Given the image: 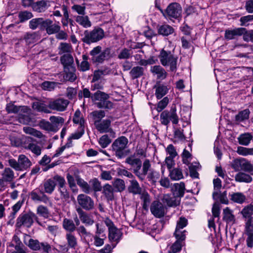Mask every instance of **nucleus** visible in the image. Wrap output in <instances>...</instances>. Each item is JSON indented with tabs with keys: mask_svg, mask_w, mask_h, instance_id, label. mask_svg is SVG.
<instances>
[{
	"mask_svg": "<svg viewBox=\"0 0 253 253\" xmlns=\"http://www.w3.org/2000/svg\"><path fill=\"white\" fill-rule=\"evenodd\" d=\"M34 220L40 226H45V222H41L37 215L32 211L21 213L16 219L15 225L17 228H21L23 226L29 228L33 224Z\"/></svg>",
	"mask_w": 253,
	"mask_h": 253,
	"instance_id": "f257e3e1",
	"label": "nucleus"
},
{
	"mask_svg": "<svg viewBox=\"0 0 253 253\" xmlns=\"http://www.w3.org/2000/svg\"><path fill=\"white\" fill-rule=\"evenodd\" d=\"M161 63L164 66H169L171 71H175L177 69V57L169 50L163 49L159 55Z\"/></svg>",
	"mask_w": 253,
	"mask_h": 253,
	"instance_id": "f03ea898",
	"label": "nucleus"
},
{
	"mask_svg": "<svg viewBox=\"0 0 253 253\" xmlns=\"http://www.w3.org/2000/svg\"><path fill=\"white\" fill-rule=\"evenodd\" d=\"M110 48H106L102 50L100 46L94 47L90 51L92 61L97 64L102 63L104 60L109 59L110 57Z\"/></svg>",
	"mask_w": 253,
	"mask_h": 253,
	"instance_id": "7ed1b4c3",
	"label": "nucleus"
},
{
	"mask_svg": "<svg viewBox=\"0 0 253 253\" xmlns=\"http://www.w3.org/2000/svg\"><path fill=\"white\" fill-rule=\"evenodd\" d=\"M64 183V177L59 175H54L53 177L45 180L40 187L43 189L44 193L51 194L55 190V186L57 184L62 186Z\"/></svg>",
	"mask_w": 253,
	"mask_h": 253,
	"instance_id": "20e7f679",
	"label": "nucleus"
},
{
	"mask_svg": "<svg viewBox=\"0 0 253 253\" xmlns=\"http://www.w3.org/2000/svg\"><path fill=\"white\" fill-rule=\"evenodd\" d=\"M8 164L11 168L18 171L26 170L32 165L30 160L23 154L18 156L17 161L14 159L8 160Z\"/></svg>",
	"mask_w": 253,
	"mask_h": 253,
	"instance_id": "39448f33",
	"label": "nucleus"
},
{
	"mask_svg": "<svg viewBox=\"0 0 253 253\" xmlns=\"http://www.w3.org/2000/svg\"><path fill=\"white\" fill-rule=\"evenodd\" d=\"M160 121L165 126H168L170 122L173 124H177L179 118L176 113V107L171 108L169 111L165 110L162 112L160 115Z\"/></svg>",
	"mask_w": 253,
	"mask_h": 253,
	"instance_id": "423d86ee",
	"label": "nucleus"
},
{
	"mask_svg": "<svg viewBox=\"0 0 253 253\" xmlns=\"http://www.w3.org/2000/svg\"><path fill=\"white\" fill-rule=\"evenodd\" d=\"M104 36V31L101 28H95L90 32L85 31L83 41L87 44H90L101 40Z\"/></svg>",
	"mask_w": 253,
	"mask_h": 253,
	"instance_id": "0eeeda50",
	"label": "nucleus"
},
{
	"mask_svg": "<svg viewBox=\"0 0 253 253\" xmlns=\"http://www.w3.org/2000/svg\"><path fill=\"white\" fill-rule=\"evenodd\" d=\"M73 121L74 124L78 125L79 126L77 131L72 134V138L77 139L81 137L84 132V120L81 116V113L79 110L75 112Z\"/></svg>",
	"mask_w": 253,
	"mask_h": 253,
	"instance_id": "6e6552de",
	"label": "nucleus"
},
{
	"mask_svg": "<svg viewBox=\"0 0 253 253\" xmlns=\"http://www.w3.org/2000/svg\"><path fill=\"white\" fill-rule=\"evenodd\" d=\"M25 244L33 251H39L42 249L43 251L48 253L51 250V246L46 242L40 243L38 240L30 239L28 241H24Z\"/></svg>",
	"mask_w": 253,
	"mask_h": 253,
	"instance_id": "1a4fd4ad",
	"label": "nucleus"
},
{
	"mask_svg": "<svg viewBox=\"0 0 253 253\" xmlns=\"http://www.w3.org/2000/svg\"><path fill=\"white\" fill-rule=\"evenodd\" d=\"M22 144L23 147L31 151L36 156H40L42 153L41 146L34 143V139L29 136H25L23 138Z\"/></svg>",
	"mask_w": 253,
	"mask_h": 253,
	"instance_id": "9d476101",
	"label": "nucleus"
},
{
	"mask_svg": "<svg viewBox=\"0 0 253 253\" xmlns=\"http://www.w3.org/2000/svg\"><path fill=\"white\" fill-rule=\"evenodd\" d=\"M163 15L166 18H178L180 16L182 8L180 5L177 3L170 4L165 11L161 10Z\"/></svg>",
	"mask_w": 253,
	"mask_h": 253,
	"instance_id": "9b49d317",
	"label": "nucleus"
},
{
	"mask_svg": "<svg viewBox=\"0 0 253 253\" xmlns=\"http://www.w3.org/2000/svg\"><path fill=\"white\" fill-rule=\"evenodd\" d=\"M232 167L236 171L242 170L247 172H251L253 170V165L244 158L235 160L232 164Z\"/></svg>",
	"mask_w": 253,
	"mask_h": 253,
	"instance_id": "f8f14e48",
	"label": "nucleus"
},
{
	"mask_svg": "<svg viewBox=\"0 0 253 253\" xmlns=\"http://www.w3.org/2000/svg\"><path fill=\"white\" fill-rule=\"evenodd\" d=\"M127 142V139L125 136H121L114 142L112 148L117 156L119 158L123 156L124 154L123 150L126 148Z\"/></svg>",
	"mask_w": 253,
	"mask_h": 253,
	"instance_id": "ddd939ff",
	"label": "nucleus"
},
{
	"mask_svg": "<svg viewBox=\"0 0 253 253\" xmlns=\"http://www.w3.org/2000/svg\"><path fill=\"white\" fill-rule=\"evenodd\" d=\"M77 201L79 205L85 210H91L94 208L93 200L86 195L79 194L77 197Z\"/></svg>",
	"mask_w": 253,
	"mask_h": 253,
	"instance_id": "4468645a",
	"label": "nucleus"
},
{
	"mask_svg": "<svg viewBox=\"0 0 253 253\" xmlns=\"http://www.w3.org/2000/svg\"><path fill=\"white\" fill-rule=\"evenodd\" d=\"M30 196L34 202H41L47 204L49 202V198L44 194L42 189L40 187L31 192Z\"/></svg>",
	"mask_w": 253,
	"mask_h": 253,
	"instance_id": "2eb2a0df",
	"label": "nucleus"
},
{
	"mask_svg": "<svg viewBox=\"0 0 253 253\" xmlns=\"http://www.w3.org/2000/svg\"><path fill=\"white\" fill-rule=\"evenodd\" d=\"M69 101L63 98H58L51 101L48 107L49 109L59 112H62L66 110Z\"/></svg>",
	"mask_w": 253,
	"mask_h": 253,
	"instance_id": "dca6fc26",
	"label": "nucleus"
},
{
	"mask_svg": "<svg viewBox=\"0 0 253 253\" xmlns=\"http://www.w3.org/2000/svg\"><path fill=\"white\" fill-rule=\"evenodd\" d=\"M96 129L100 133L110 132L114 136L115 132L111 128V121L109 120H104L102 121L97 122L94 123Z\"/></svg>",
	"mask_w": 253,
	"mask_h": 253,
	"instance_id": "f3484780",
	"label": "nucleus"
},
{
	"mask_svg": "<svg viewBox=\"0 0 253 253\" xmlns=\"http://www.w3.org/2000/svg\"><path fill=\"white\" fill-rule=\"evenodd\" d=\"M152 213L156 217H162L165 214V208L162 203L155 201H154L150 207Z\"/></svg>",
	"mask_w": 253,
	"mask_h": 253,
	"instance_id": "a211bd4d",
	"label": "nucleus"
},
{
	"mask_svg": "<svg viewBox=\"0 0 253 253\" xmlns=\"http://www.w3.org/2000/svg\"><path fill=\"white\" fill-rule=\"evenodd\" d=\"M43 29H45L48 35L57 33L60 30V26L57 24L53 23V21L49 19H45Z\"/></svg>",
	"mask_w": 253,
	"mask_h": 253,
	"instance_id": "6ab92c4d",
	"label": "nucleus"
},
{
	"mask_svg": "<svg viewBox=\"0 0 253 253\" xmlns=\"http://www.w3.org/2000/svg\"><path fill=\"white\" fill-rule=\"evenodd\" d=\"M126 163L132 167L134 174L135 170L140 169L142 167L141 161L135 155H131L128 157L126 159Z\"/></svg>",
	"mask_w": 253,
	"mask_h": 253,
	"instance_id": "aec40b11",
	"label": "nucleus"
},
{
	"mask_svg": "<svg viewBox=\"0 0 253 253\" xmlns=\"http://www.w3.org/2000/svg\"><path fill=\"white\" fill-rule=\"evenodd\" d=\"M77 211L82 223L85 225H91L93 224L94 220L91 214L85 212L80 208L78 209Z\"/></svg>",
	"mask_w": 253,
	"mask_h": 253,
	"instance_id": "412c9836",
	"label": "nucleus"
},
{
	"mask_svg": "<svg viewBox=\"0 0 253 253\" xmlns=\"http://www.w3.org/2000/svg\"><path fill=\"white\" fill-rule=\"evenodd\" d=\"M246 32V30L244 28H237L233 30H226L225 38L227 40H232L237 37L242 36Z\"/></svg>",
	"mask_w": 253,
	"mask_h": 253,
	"instance_id": "4be33fe9",
	"label": "nucleus"
},
{
	"mask_svg": "<svg viewBox=\"0 0 253 253\" xmlns=\"http://www.w3.org/2000/svg\"><path fill=\"white\" fill-rule=\"evenodd\" d=\"M155 96L158 99H160L164 97L168 92L169 88L167 85L161 84H157L155 86Z\"/></svg>",
	"mask_w": 253,
	"mask_h": 253,
	"instance_id": "5701e85b",
	"label": "nucleus"
},
{
	"mask_svg": "<svg viewBox=\"0 0 253 253\" xmlns=\"http://www.w3.org/2000/svg\"><path fill=\"white\" fill-rule=\"evenodd\" d=\"M151 72L157 75V79L160 80L165 79L167 76V73L165 70L160 65H155L151 67Z\"/></svg>",
	"mask_w": 253,
	"mask_h": 253,
	"instance_id": "b1692460",
	"label": "nucleus"
},
{
	"mask_svg": "<svg viewBox=\"0 0 253 253\" xmlns=\"http://www.w3.org/2000/svg\"><path fill=\"white\" fill-rule=\"evenodd\" d=\"M1 179L5 183V182H10L14 179V173L9 168H5L1 172Z\"/></svg>",
	"mask_w": 253,
	"mask_h": 253,
	"instance_id": "393cba45",
	"label": "nucleus"
},
{
	"mask_svg": "<svg viewBox=\"0 0 253 253\" xmlns=\"http://www.w3.org/2000/svg\"><path fill=\"white\" fill-rule=\"evenodd\" d=\"M129 182L130 184L128 187V192L134 195L140 194L142 189L136 180L133 179L130 180Z\"/></svg>",
	"mask_w": 253,
	"mask_h": 253,
	"instance_id": "a878e982",
	"label": "nucleus"
},
{
	"mask_svg": "<svg viewBox=\"0 0 253 253\" xmlns=\"http://www.w3.org/2000/svg\"><path fill=\"white\" fill-rule=\"evenodd\" d=\"M48 1L41 0L34 3L32 5L33 10L38 12H42L47 8Z\"/></svg>",
	"mask_w": 253,
	"mask_h": 253,
	"instance_id": "bb28decb",
	"label": "nucleus"
},
{
	"mask_svg": "<svg viewBox=\"0 0 253 253\" xmlns=\"http://www.w3.org/2000/svg\"><path fill=\"white\" fill-rule=\"evenodd\" d=\"M122 236L121 231L116 227L109 230V238L112 241L118 242Z\"/></svg>",
	"mask_w": 253,
	"mask_h": 253,
	"instance_id": "cd10ccee",
	"label": "nucleus"
},
{
	"mask_svg": "<svg viewBox=\"0 0 253 253\" xmlns=\"http://www.w3.org/2000/svg\"><path fill=\"white\" fill-rule=\"evenodd\" d=\"M223 219L227 223H233L235 220V218L233 214L232 211L228 207L223 210Z\"/></svg>",
	"mask_w": 253,
	"mask_h": 253,
	"instance_id": "c85d7f7f",
	"label": "nucleus"
},
{
	"mask_svg": "<svg viewBox=\"0 0 253 253\" xmlns=\"http://www.w3.org/2000/svg\"><path fill=\"white\" fill-rule=\"evenodd\" d=\"M77 23L85 28H87L91 26V23L88 17L86 15H79L76 17Z\"/></svg>",
	"mask_w": 253,
	"mask_h": 253,
	"instance_id": "c756f323",
	"label": "nucleus"
},
{
	"mask_svg": "<svg viewBox=\"0 0 253 253\" xmlns=\"http://www.w3.org/2000/svg\"><path fill=\"white\" fill-rule=\"evenodd\" d=\"M162 200L164 204L169 207L176 206L179 204V201L176 200L175 197L169 194L164 195Z\"/></svg>",
	"mask_w": 253,
	"mask_h": 253,
	"instance_id": "7c9ffc66",
	"label": "nucleus"
},
{
	"mask_svg": "<svg viewBox=\"0 0 253 253\" xmlns=\"http://www.w3.org/2000/svg\"><path fill=\"white\" fill-rule=\"evenodd\" d=\"M40 39V36L37 32L27 33L24 37V39L28 43H33L38 41Z\"/></svg>",
	"mask_w": 253,
	"mask_h": 253,
	"instance_id": "2f4dec72",
	"label": "nucleus"
},
{
	"mask_svg": "<svg viewBox=\"0 0 253 253\" xmlns=\"http://www.w3.org/2000/svg\"><path fill=\"white\" fill-rule=\"evenodd\" d=\"M32 107L33 109L41 112L45 113H50L47 106L42 102L37 101L33 103Z\"/></svg>",
	"mask_w": 253,
	"mask_h": 253,
	"instance_id": "473e14b6",
	"label": "nucleus"
},
{
	"mask_svg": "<svg viewBox=\"0 0 253 253\" xmlns=\"http://www.w3.org/2000/svg\"><path fill=\"white\" fill-rule=\"evenodd\" d=\"M151 165L150 161L148 160H146L142 166L143 169V174H140L138 170H136L135 171V174L139 178V179L143 180L145 179L146 174H147L148 171L150 168Z\"/></svg>",
	"mask_w": 253,
	"mask_h": 253,
	"instance_id": "72a5a7b5",
	"label": "nucleus"
},
{
	"mask_svg": "<svg viewBox=\"0 0 253 253\" xmlns=\"http://www.w3.org/2000/svg\"><path fill=\"white\" fill-rule=\"evenodd\" d=\"M44 22L45 20L42 18H34L29 22V27L31 29L35 30L41 26V29H43Z\"/></svg>",
	"mask_w": 253,
	"mask_h": 253,
	"instance_id": "f704fd0d",
	"label": "nucleus"
},
{
	"mask_svg": "<svg viewBox=\"0 0 253 253\" xmlns=\"http://www.w3.org/2000/svg\"><path fill=\"white\" fill-rule=\"evenodd\" d=\"M95 104L98 108L110 110L114 107L113 103L108 100V99H102L100 101L95 102Z\"/></svg>",
	"mask_w": 253,
	"mask_h": 253,
	"instance_id": "c9c22d12",
	"label": "nucleus"
},
{
	"mask_svg": "<svg viewBox=\"0 0 253 253\" xmlns=\"http://www.w3.org/2000/svg\"><path fill=\"white\" fill-rule=\"evenodd\" d=\"M235 180L239 182L249 183L252 181V177L249 174L240 172L235 176Z\"/></svg>",
	"mask_w": 253,
	"mask_h": 253,
	"instance_id": "e433bc0d",
	"label": "nucleus"
},
{
	"mask_svg": "<svg viewBox=\"0 0 253 253\" xmlns=\"http://www.w3.org/2000/svg\"><path fill=\"white\" fill-rule=\"evenodd\" d=\"M76 180L78 185L82 189L84 193L89 194L92 192V189L90 185L84 179L78 177H77Z\"/></svg>",
	"mask_w": 253,
	"mask_h": 253,
	"instance_id": "4c0bfd02",
	"label": "nucleus"
},
{
	"mask_svg": "<svg viewBox=\"0 0 253 253\" xmlns=\"http://www.w3.org/2000/svg\"><path fill=\"white\" fill-rule=\"evenodd\" d=\"M231 200L235 203L242 204L246 201V197L242 193L236 192L231 195Z\"/></svg>",
	"mask_w": 253,
	"mask_h": 253,
	"instance_id": "58836bf2",
	"label": "nucleus"
},
{
	"mask_svg": "<svg viewBox=\"0 0 253 253\" xmlns=\"http://www.w3.org/2000/svg\"><path fill=\"white\" fill-rule=\"evenodd\" d=\"M23 131L26 134L31 135L39 138H41L43 136V134L41 131L31 127L25 126L23 127Z\"/></svg>",
	"mask_w": 253,
	"mask_h": 253,
	"instance_id": "ea45409f",
	"label": "nucleus"
},
{
	"mask_svg": "<svg viewBox=\"0 0 253 253\" xmlns=\"http://www.w3.org/2000/svg\"><path fill=\"white\" fill-rule=\"evenodd\" d=\"M103 193L108 200H112L114 198V190L111 185L106 184L103 187Z\"/></svg>",
	"mask_w": 253,
	"mask_h": 253,
	"instance_id": "a19ab883",
	"label": "nucleus"
},
{
	"mask_svg": "<svg viewBox=\"0 0 253 253\" xmlns=\"http://www.w3.org/2000/svg\"><path fill=\"white\" fill-rule=\"evenodd\" d=\"M173 31V28L168 25H162L158 28L159 34L165 36L172 34Z\"/></svg>",
	"mask_w": 253,
	"mask_h": 253,
	"instance_id": "79ce46f5",
	"label": "nucleus"
},
{
	"mask_svg": "<svg viewBox=\"0 0 253 253\" xmlns=\"http://www.w3.org/2000/svg\"><path fill=\"white\" fill-rule=\"evenodd\" d=\"M63 227L67 231L72 233L76 229V226L73 221L67 218H65L63 221Z\"/></svg>",
	"mask_w": 253,
	"mask_h": 253,
	"instance_id": "37998d69",
	"label": "nucleus"
},
{
	"mask_svg": "<svg viewBox=\"0 0 253 253\" xmlns=\"http://www.w3.org/2000/svg\"><path fill=\"white\" fill-rule=\"evenodd\" d=\"M66 239L67 241L68 246L71 248H74L77 244V239L75 235L69 232L66 235Z\"/></svg>",
	"mask_w": 253,
	"mask_h": 253,
	"instance_id": "c03bdc74",
	"label": "nucleus"
},
{
	"mask_svg": "<svg viewBox=\"0 0 253 253\" xmlns=\"http://www.w3.org/2000/svg\"><path fill=\"white\" fill-rule=\"evenodd\" d=\"M250 114V111L248 109L240 111L235 117L236 121L238 122L246 121L249 118Z\"/></svg>",
	"mask_w": 253,
	"mask_h": 253,
	"instance_id": "a18cd8bd",
	"label": "nucleus"
},
{
	"mask_svg": "<svg viewBox=\"0 0 253 253\" xmlns=\"http://www.w3.org/2000/svg\"><path fill=\"white\" fill-rule=\"evenodd\" d=\"M169 176L173 180H178L183 178L182 170L178 168H175L170 170Z\"/></svg>",
	"mask_w": 253,
	"mask_h": 253,
	"instance_id": "49530a36",
	"label": "nucleus"
},
{
	"mask_svg": "<svg viewBox=\"0 0 253 253\" xmlns=\"http://www.w3.org/2000/svg\"><path fill=\"white\" fill-rule=\"evenodd\" d=\"M109 97L108 94L101 91H96L91 96L92 100L94 102H99L102 99H108Z\"/></svg>",
	"mask_w": 253,
	"mask_h": 253,
	"instance_id": "de8ad7c7",
	"label": "nucleus"
},
{
	"mask_svg": "<svg viewBox=\"0 0 253 253\" xmlns=\"http://www.w3.org/2000/svg\"><path fill=\"white\" fill-rule=\"evenodd\" d=\"M83 61H82L80 65L79 66V60L78 59H76L77 64L78 65L80 69L82 71H86L89 68V64L87 61V56L85 55H82Z\"/></svg>",
	"mask_w": 253,
	"mask_h": 253,
	"instance_id": "09e8293b",
	"label": "nucleus"
},
{
	"mask_svg": "<svg viewBox=\"0 0 253 253\" xmlns=\"http://www.w3.org/2000/svg\"><path fill=\"white\" fill-rule=\"evenodd\" d=\"M252 138L250 133L242 134L238 137L239 142L241 145L247 146L250 143Z\"/></svg>",
	"mask_w": 253,
	"mask_h": 253,
	"instance_id": "8fccbe9b",
	"label": "nucleus"
},
{
	"mask_svg": "<svg viewBox=\"0 0 253 253\" xmlns=\"http://www.w3.org/2000/svg\"><path fill=\"white\" fill-rule=\"evenodd\" d=\"M59 54H62L65 53H70L71 52L72 48L71 44L66 42H61L58 47Z\"/></svg>",
	"mask_w": 253,
	"mask_h": 253,
	"instance_id": "3c124183",
	"label": "nucleus"
},
{
	"mask_svg": "<svg viewBox=\"0 0 253 253\" xmlns=\"http://www.w3.org/2000/svg\"><path fill=\"white\" fill-rule=\"evenodd\" d=\"M37 214L44 218H47L49 216L48 209L42 205H40L37 209Z\"/></svg>",
	"mask_w": 253,
	"mask_h": 253,
	"instance_id": "603ef678",
	"label": "nucleus"
},
{
	"mask_svg": "<svg viewBox=\"0 0 253 253\" xmlns=\"http://www.w3.org/2000/svg\"><path fill=\"white\" fill-rule=\"evenodd\" d=\"M241 213L245 218L252 219L253 214V206L249 205L246 206L242 211Z\"/></svg>",
	"mask_w": 253,
	"mask_h": 253,
	"instance_id": "864d4df0",
	"label": "nucleus"
},
{
	"mask_svg": "<svg viewBox=\"0 0 253 253\" xmlns=\"http://www.w3.org/2000/svg\"><path fill=\"white\" fill-rule=\"evenodd\" d=\"M61 63L64 67L71 65L74 62L73 57L70 54H65L61 57Z\"/></svg>",
	"mask_w": 253,
	"mask_h": 253,
	"instance_id": "5fc2aeb1",
	"label": "nucleus"
},
{
	"mask_svg": "<svg viewBox=\"0 0 253 253\" xmlns=\"http://www.w3.org/2000/svg\"><path fill=\"white\" fill-rule=\"evenodd\" d=\"M175 194L177 197H183L185 191V184L183 182L174 184Z\"/></svg>",
	"mask_w": 253,
	"mask_h": 253,
	"instance_id": "6e6d98bb",
	"label": "nucleus"
},
{
	"mask_svg": "<svg viewBox=\"0 0 253 253\" xmlns=\"http://www.w3.org/2000/svg\"><path fill=\"white\" fill-rule=\"evenodd\" d=\"M132 54L131 49L126 48L122 49L118 54V58L120 59H126L129 58Z\"/></svg>",
	"mask_w": 253,
	"mask_h": 253,
	"instance_id": "4d7b16f0",
	"label": "nucleus"
},
{
	"mask_svg": "<svg viewBox=\"0 0 253 253\" xmlns=\"http://www.w3.org/2000/svg\"><path fill=\"white\" fill-rule=\"evenodd\" d=\"M113 185L117 191L121 192L125 190L126 186L123 180L117 178L113 182Z\"/></svg>",
	"mask_w": 253,
	"mask_h": 253,
	"instance_id": "13d9d810",
	"label": "nucleus"
},
{
	"mask_svg": "<svg viewBox=\"0 0 253 253\" xmlns=\"http://www.w3.org/2000/svg\"><path fill=\"white\" fill-rule=\"evenodd\" d=\"M76 230H77L78 234L82 238H90L92 237L91 234L86 231L85 228L83 225L79 226L76 229Z\"/></svg>",
	"mask_w": 253,
	"mask_h": 253,
	"instance_id": "bf43d9fd",
	"label": "nucleus"
},
{
	"mask_svg": "<svg viewBox=\"0 0 253 253\" xmlns=\"http://www.w3.org/2000/svg\"><path fill=\"white\" fill-rule=\"evenodd\" d=\"M89 184L90 185V186L92 189V191H100L102 189L100 182L96 178H94L90 180L89 182Z\"/></svg>",
	"mask_w": 253,
	"mask_h": 253,
	"instance_id": "052dcab7",
	"label": "nucleus"
},
{
	"mask_svg": "<svg viewBox=\"0 0 253 253\" xmlns=\"http://www.w3.org/2000/svg\"><path fill=\"white\" fill-rule=\"evenodd\" d=\"M237 152L242 156L253 155V148H249L239 146L237 148Z\"/></svg>",
	"mask_w": 253,
	"mask_h": 253,
	"instance_id": "680f3d73",
	"label": "nucleus"
},
{
	"mask_svg": "<svg viewBox=\"0 0 253 253\" xmlns=\"http://www.w3.org/2000/svg\"><path fill=\"white\" fill-rule=\"evenodd\" d=\"M143 68L139 66L133 67L130 72L131 76L134 79L140 77L143 75Z\"/></svg>",
	"mask_w": 253,
	"mask_h": 253,
	"instance_id": "e2e57ef3",
	"label": "nucleus"
},
{
	"mask_svg": "<svg viewBox=\"0 0 253 253\" xmlns=\"http://www.w3.org/2000/svg\"><path fill=\"white\" fill-rule=\"evenodd\" d=\"M199 167V164L195 163H192L189 166L190 175L192 178H196L198 177V173L197 171Z\"/></svg>",
	"mask_w": 253,
	"mask_h": 253,
	"instance_id": "0e129e2a",
	"label": "nucleus"
},
{
	"mask_svg": "<svg viewBox=\"0 0 253 253\" xmlns=\"http://www.w3.org/2000/svg\"><path fill=\"white\" fill-rule=\"evenodd\" d=\"M140 195V199L143 201V208L144 209H146L147 208L150 202V196L147 192H141Z\"/></svg>",
	"mask_w": 253,
	"mask_h": 253,
	"instance_id": "69168bd1",
	"label": "nucleus"
},
{
	"mask_svg": "<svg viewBox=\"0 0 253 253\" xmlns=\"http://www.w3.org/2000/svg\"><path fill=\"white\" fill-rule=\"evenodd\" d=\"M18 17L21 22H23L31 19L33 14L31 12L28 11H21L18 14Z\"/></svg>",
	"mask_w": 253,
	"mask_h": 253,
	"instance_id": "338daca9",
	"label": "nucleus"
},
{
	"mask_svg": "<svg viewBox=\"0 0 253 253\" xmlns=\"http://www.w3.org/2000/svg\"><path fill=\"white\" fill-rule=\"evenodd\" d=\"M169 102V99L168 97H165L162 100L159 101L157 104V110L158 112H161L168 105Z\"/></svg>",
	"mask_w": 253,
	"mask_h": 253,
	"instance_id": "774afa93",
	"label": "nucleus"
}]
</instances>
